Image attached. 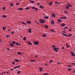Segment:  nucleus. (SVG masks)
Here are the masks:
<instances>
[{"label": "nucleus", "instance_id": "052dcab7", "mask_svg": "<svg viewBox=\"0 0 75 75\" xmlns=\"http://www.w3.org/2000/svg\"><path fill=\"white\" fill-rule=\"evenodd\" d=\"M45 65H46V66H47V64L45 63Z\"/></svg>", "mask_w": 75, "mask_h": 75}, {"label": "nucleus", "instance_id": "2f4dec72", "mask_svg": "<svg viewBox=\"0 0 75 75\" xmlns=\"http://www.w3.org/2000/svg\"><path fill=\"white\" fill-rule=\"evenodd\" d=\"M66 46L67 47L69 48L70 47V46H68V45H67V43H66Z\"/></svg>", "mask_w": 75, "mask_h": 75}, {"label": "nucleus", "instance_id": "8fccbe9b", "mask_svg": "<svg viewBox=\"0 0 75 75\" xmlns=\"http://www.w3.org/2000/svg\"><path fill=\"white\" fill-rule=\"evenodd\" d=\"M7 50L8 51H10V49L9 48H7Z\"/></svg>", "mask_w": 75, "mask_h": 75}, {"label": "nucleus", "instance_id": "cd10ccee", "mask_svg": "<svg viewBox=\"0 0 75 75\" xmlns=\"http://www.w3.org/2000/svg\"><path fill=\"white\" fill-rule=\"evenodd\" d=\"M29 1L31 3H33L34 2V1H30V0Z\"/></svg>", "mask_w": 75, "mask_h": 75}, {"label": "nucleus", "instance_id": "6e6d98bb", "mask_svg": "<svg viewBox=\"0 0 75 75\" xmlns=\"http://www.w3.org/2000/svg\"><path fill=\"white\" fill-rule=\"evenodd\" d=\"M29 9V8H28V7H27L26 8V10H28Z\"/></svg>", "mask_w": 75, "mask_h": 75}, {"label": "nucleus", "instance_id": "e433bc0d", "mask_svg": "<svg viewBox=\"0 0 75 75\" xmlns=\"http://www.w3.org/2000/svg\"><path fill=\"white\" fill-rule=\"evenodd\" d=\"M67 18V16H65L64 17H63V19H65Z\"/></svg>", "mask_w": 75, "mask_h": 75}, {"label": "nucleus", "instance_id": "c9c22d12", "mask_svg": "<svg viewBox=\"0 0 75 75\" xmlns=\"http://www.w3.org/2000/svg\"><path fill=\"white\" fill-rule=\"evenodd\" d=\"M72 69L71 68H69L68 69V71H71V70Z\"/></svg>", "mask_w": 75, "mask_h": 75}, {"label": "nucleus", "instance_id": "dca6fc26", "mask_svg": "<svg viewBox=\"0 0 75 75\" xmlns=\"http://www.w3.org/2000/svg\"><path fill=\"white\" fill-rule=\"evenodd\" d=\"M2 29H3V30H5L6 29V27H3L2 28Z\"/></svg>", "mask_w": 75, "mask_h": 75}, {"label": "nucleus", "instance_id": "c03bdc74", "mask_svg": "<svg viewBox=\"0 0 75 75\" xmlns=\"http://www.w3.org/2000/svg\"><path fill=\"white\" fill-rule=\"evenodd\" d=\"M16 5H20V4L19 3H17L16 4Z\"/></svg>", "mask_w": 75, "mask_h": 75}, {"label": "nucleus", "instance_id": "e2e57ef3", "mask_svg": "<svg viewBox=\"0 0 75 75\" xmlns=\"http://www.w3.org/2000/svg\"><path fill=\"white\" fill-rule=\"evenodd\" d=\"M40 3H37V4L39 6L40 5Z\"/></svg>", "mask_w": 75, "mask_h": 75}, {"label": "nucleus", "instance_id": "4d7b16f0", "mask_svg": "<svg viewBox=\"0 0 75 75\" xmlns=\"http://www.w3.org/2000/svg\"><path fill=\"white\" fill-rule=\"evenodd\" d=\"M71 56H75V54H71Z\"/></svg>", "mask_w": 75, "mask_h": 75}, {"label": "nucleus", "instance_id": "2eb2a0df", "mask_svg": "<svg viewBox=\"0 0 75 75\" xmlns=\"http://www.w3.org/2000/svg\"><path fill=\"white\" fill-rule=\"evenodd\" d=\"M27 42V43L28 42V43H29V44H30V45H33V44H32L30 42L28 41Z\"/></svg>", "mask_w": 75, "mask_h": 75}, {"label": "nucleus", "instance_id": "58836bf2", "mask_svg": "<svg viewBox=\"0 0 75 75\" xmlns=\"http://www.w3.org/2000/svg\"><path fill=\"white\" fill-rule=\"evenodd\" d=\"M71 36H72V34H69V35H68V36L69 37H71Z\"/></svg>", "mask_w": 75, "mask_h": 75}, {"label": "nucleus", "instance_id": "4be33fe9", "mask_svg": "<svg viewBox=\"0 0 75 75\" xmlns=\"http://www.w3.org/2000/svg\"><path fill=\"white\" fill-rule=\"evenodd\" d=\"M54 4H60V2H54Z\"/></svg>", "mask_w": 75, "mask_h": 75}, {"label": "nucleus", "instance_id": "aec40b11", "mask_svg": "<svg viewBox=\"0 0 75 75\" xmlns=\"http://www.w3.org/2000/svg\"><path fill=\"white\" fill-rule=\"evenodd\" d=\"M21 23L23 24L24 25H27V24L23 22H22Z\"/></svg>", "mask_w": 75, "mask_h": 75}, {"label": "nucleus", "instance_id": "864d4df0", "mask_svg": "<svg viewBox=\"0 0 75 75\" xmlns=\"http://www.w3.org/2000/svg\"><path fill=\"white\" fill-rule=\"evenodd\" d=\"M16 44L17 46L18 45V42H16Z\"/></svg>", "mask_w": 75, "mask_h": 75}, {"label": "nucleus", "instance_id": "49530a36", "mask_svg": "<svg viewBox=\"0 0 75 75\" xmlns=\"http://www.w3.org/2000/svg\"><path fill=\"white\" fill-rule=\"evenodd\" d=\"M11 34H13L14 33V31H12L11 32Z\"/></svg>", "mask_w": 75, "mask_h": 75}, {"label": "nucleus", "instance_id": "774afa93", "mask_svg": "<svg viewBox=\"0 0 75 75\" xmlns=\"http://www.w3.org/2000/svg\"><path fill=\"white\" fill-rule=\"evenodd\" d=\"M57 63L58 64H60V63L59 62H58Z\"/></svg>", "mask_w": 75, "mask_h": 75}, {"label": "nucleus", "instance_id": "3c124183", "mask_svg": "<svg viewBox=\"0 0 75 75\" xmlns=\"http://www.w3.org/2000/svg\"><path fill=\"white\" fill-rule=\"evenodd\" d=\"M10 36V35H6V37H8H8Z\"/></svg>", "mask_w": 75, "mask_h": 75}, {"label": "nucleus", "instance_id": "603ef678", "mask_svg": "<svg viewBox=\"0 0 75 75\" xmlns=\"http://www.w3.org/2000/svg\"><path fill=\"white\" fill-rule=\"evenodd\" d=\"M52 62V60H50V63H51Z\"/></svg>", "mask_w": 75, "mask_h": 75}, {"label": "nucleus", "instance_id": "4c0bfd02", "mask_svg": "<svg viewBox=\"0 0 75 75\" xmlns=\"http://www.w3.org/2000/svg\"><path fill=\"white\" fill-rule=\"evenodd\" d=\"M70 53L71 54H74V53L73 52H71Z\"/></svg>", "mask_w": 75, "mask_h": 75}, {"label": "nucleus", "instance_id": "ea45409f", "mask_svg": "<svg viewBox=\"0 0 75 75\" xmlns=\"http://www.w3.org/2000/svg\"><path fill=\"white\" fill-rule=\"evenodd\" d=\"M11 6H12V7H13V3H11Z\"/></svg>", "mask_w": 75, "mask_h": 75}, {"label": "nucleus", "instance_id": "09e8293b", "mask_svg": "<svg viewBox=\"0 0 75 75\" xmlns=\"http://www.w3.org/2000/svg\"><path fill=\"white\" fill-rule=\"evenodd\" d=\"M33 9H35V7L34 6H33L32 8Z\"/></svg>", "mask_w": 75, "mask_h": 75}, {"label": "nucleus", "instance_id": "a211bd4d", "mask_svg": "<svg viewBox=\"0 0 75 75\" xmlns=\"http://www.w3.org/2000/svg\"><path fill=\"white\" fill-rule=\"evenodd\" d=\"M66 8H67V9H69L70 8L68 6L66 5Z\"/></svg>", "mask_w": 75, "mask_h": 75}, {"label": "nucleus", "instance_id": "de8ad7c7", "mask_svg": "<svg viewBox=\"0 0 75 75\" xmlns=\"http://www.w3.org/2000/svg\"><path fill=\"white\" fill-rule=\"evenodd\" d=\"M64 12L65 13H66V14H67L68 12L67 11H64Z\"/></svg>", "mask_w": 75, "mask_h": 75}, {"label": "nucleus", "instance_id": "f8f14e48", "mask_svg": "<svg viewBox=\"0 0 75 75\" xmlns=\"http://www.w3.org/2000/svg\"><path fill=\"white\" fill-rule=\"evenodd\" d=\"M39 69H40V71H42V67H40Z\"/></svg>", "mask_w": 75, "mask_h": 75}, {"label": "nucleus", "instance_id": "412c9836", "mask_svg": "<svg viewBox=\"0 0 75 75\" xmlns=\"http://www.w3.org/2000/svg\"><path fill=\"white\" fill-rule=\"evenodd\" d=\"M65 24L64 23H63L61 25V26L63 27L65 26Z\"/></svg>", "mask_w": 75, "mask_h": 75}, {"label": "nucleus", "instance_id": "473e14b6", "mask_svg": "<svg viewBox=\"0 0 75 75\" xmlns=\"http://www.w3.org/2000/svg\"><path fill=\"white\" fill-rule=\"evenodd\" d=\"M19 10L21 11L23 10V8H20Z\"/></svg>", "mask_w": 75, "mask_h": 75}, {"label": "nucleus", "instance_id": "7ed1b4c3", "mask_svg": "<svg viewBox=\"0 0 75 75\" xmlns=\"http://www.w3.org/2000/svg\"><path fill=\"white\" fill-rule=\"evenodd\" d=\"M34 43L35 45H38L39 44V42L38 41H34Z\"/></svg>", "mask_w": 75, "mask_h": 75}, {"label": "nucleus", "instance_id": "f257e3e1", "mask_svg": "<svg viewBox=\"0 0 75 75\" xmlns=\"http://www.w3.org/2000/svg\"><path fill=\"white\" fill-rule=\"evenodd\" d=\"M53 50H54L56 52H57V50H59V48L58 47H57V48H54V49H53Z\"/></svg>", "mask_w": 75, "mask_h": 75}, {"label": "nucleus", "instance_id": "7c9ffc66", "mask_svg": "<svg viewBox=\"0 0 75 75\" xmlns=\"http://www.w3.org/2000/svg\"><path fill=\"white\" fill-rule=\"evenodd\" d=\"M36 61V60H31V61H30V62H35Z\"/></svg>", "mask_w": 75, "mask_h": 75}, {"label": "nucleus", "instance_id": "a18cd8bd", "mask_svg": "<svg viewBox=\"0 0 75 75\" xmlns=\"http://www.w3.org/2000/svg\"><path fill=\"white\" fill-rule=\"evenodd\" d=\"M35 10L37 11L38 10V9L37 8H35Z\"/></svg>", "mask_w": 75, "mask_h": 75}, {"label": "nucleus", "instance_id": "bb28decb", "mask_svg": "<svg viewBox=\"0 0 75 75\" xmlns=\"http://www.w3.org/2000/svg\"><path fill=\"white\" fill-rule=\"evenodd\" d=\"M45 27L46 28H48V26L46 25H45Z\"/></svg>", "mask_w": 75, "mask_h": 75}, {"label": "nucleus", "instance_id": "f3484780", "mask_svg": "<svg viewBox=\"0 0 75 75\" xmlns=\"http://www.w3.org/2000/svg\"><path fill=\"white\" fill-rule=\"evenodd\" d=\"M2 17L3 18H6V17H7V16L4 15L3 16H2Z\"/></svg>", "mask_w": 75, "mask_h": 75}, {"label": "nucleus", "instance_id": "9b49d317", "mask_svg": "<svg viewBox=\"0 0 75 75\" xmlns=\"http://www.w3.org/2000/svg\"><path fill=\"white\" fill-rule=\"evenodd\" d=\"M9 45L11 47H13L14 46V45L12 44H9Z\"/></svg>", "mask_w": 75, "mask_h": 75}, {"label": "nucleus", "instance_id": "680f3d73", "mask_svg": "<svg viewBox=\"0 0 75 75\" xmlns=\"http://www.w3.org/2000/svg\"><path fill=\"white\" fill-rule=\"evenodd\" d=\"M38 57V56L37 55H35V58H37Z\"/></svg>", "mask_w": 75, "mask_h": 75}, {"label": "nucleus", "instance_id": "0eeeda50", "mask_svg": "<svg viewBox=\"0 0 75 75\" xmlns=\"http://www.w3.org/2000/svg\"><path fill=\"white\" fill-rule=\"evenodd\" d=\"M53 3V2H52V1L51 2H50V3H49V6H51L52 5V4Z\"/></svg>", "mask_w": 75, "mask_h": 75}, {"label": "nucleus", "instance_id": "39448f33", "mask_svg": "<svg viewBox=\"0 0 75 75\" xmlns=\"http://www.w3.org/2000/svg\"><path fill=\"white\" fill-rule=\"evenodd\" d=\"M14 60L16 62H18L19 61V60L16 59H14Z\"/></svg>", "mask_w": 75, "mask_h": 75}, {"label": "nucleus", "instance_id": "72a5a7b5", "mask_svg": "<svg viewBox=\"0 0 75 75\" xmlns=\"http://www.w3.org/2000/svg\"><path fill=\"white\" fill-rule=\"evenodd\" d=\"M26 37H25L23 38V39L24 40H26Z\"/></svg>", "mask_w": 75, "mask_h": 75}, {"label": "nucleus", "instance_id": "37998d69", "mask_svg": "<svg viewBox=\"0 0 75 75\" xmlns=\"http://www.w3.org/2000/svg\"><path fill=\"white\" fill-rule=\"evenodd\" d=\"M21 72V71H18V72H17V73L18 74H19L20 73V72Z\"/></svg>", "mask_w": 75, "mask_h": 75}, {"label": "nucleus", "instance_id": "6ab92c4d", "mask_svg": "<svg viewBox=\"0 0 75 75\" xmlns=\"http://www.w3.org/2000/svg\"><path fill=\"white\" fill-rule=\"evenodd\" d=\"M67 5L69 6L70 7H72V6L71 5V4H70L69 3H67Z\"/></svg>", "mask_w": 75, "mask_h": 75}, {"label": "nucleus", "instance_id": "bf43d9fd", "mask_svg": "<svg viewBox=\"0 0 75 75\" xmlns=\"http://www.w3.org/2000/svg\"><path fill=\"white\" fill-rule=\"evenodd\" d=\"M12 62V64H15V62Z\"/></svg>", "mask_w": 75, "mask_h": 75}, {"label": "nucleus", "instance_id": "1a4fd4ad", "mask_svg": "<svg viewBox=\"0 0 75 75\" xmlns=\"http://www.w3.org/2000/svg\"><path fill=\"white\" fill-rule=\"evenodd\" d=\"M9 42L14 44H16V42L15 41H13V42Z\"/></svg>", "mask_w": 75, "mask_h": 75}, {"label": "nucleus", "instance_id": "79ce46f5", "mask_svg": "<svg viewBox=\"0 0 75 75\" xmlns=\"http://www.w3.org/2000/svg\"><path fill=\"white\" fill-rule=\"evenodd\" d=\"M5 9V7H3V10H4Z\"/></svg>", "mask_w": 75, "mask_h": 75}, {"label": "nucleus", "instance_id": "a19ab883", "mask_svg": "<svg viewBox=\"0 0 75 75\" xmlns=\"http://www.w3.org/2000/svg\"><path fill=\"white\" fill-rule=\"evenodd\" d=\"M51 30V31L52 32H53L54 31V29H52V30L51 29V30Z\"/></svg>", "mask_w": 75, "mask_h": 75}, {"label": "nucleus", "instance_id": "5fc2aeb1", "mask_svg": "<svg viewBox=\"0 0 75 75\" xmlns=\"http://www.w3.org/2000/svg\"><path fill=\"white\" fill-rule=\"evenodd\" d=\"M68 28V27H65L64 28L67 29V28Z\"/></svg>", "mask_w": 75, "mask_h": 75}, {"label": "nucleus", "instance_id": "0e129e2a", "mask_svg": "<svg viewBox=\"0 0 75 75\" xmlns=\"http://www.w3.org/2000/svg\"><path fill=\"white\" fill-rule=\"evenodd\" d=\"M64 47H62V49H64Z\"/></svg>", "mask_w": 75, "mask_h": 75}, {"label": "nucleus", "instance_id": "9d476101", "mask_svg": "<svg viewBox=\"0 0 75 75\" xmlns=\"http://www.w3.org/2000/svg\"><path fill=\"white\" fill-rule=\"evenodd\" d=\"M52 17H56V16L54 13H52Z\"/></svg>", "mask_w": 75, "mask_h": 75}, {"label": "nucleus", "instance_id": "423d86ee", "mask_svg": "<svg viewBox=\"0 0 75 75\" xmlns=\"http://www.w3.org/2000/svg\"><path fill=\"white\" fill-rule=\"evenodd\" d=\"M44 18L45 19H48L49 18L48 17V16H45L44 17Z\"/></svg>", "mask_w": 75, "mask_h": 75}, {"label": "nucleus", "instance_id": "a878e982", "mask_svg": "<svg viewBox=\"0 0 75 75\" xmlns=\"http://www.w3.org/2000/svg\"><path fill=\"white\" fill-rule=\"evenodd\" d=\"M52 47L53 48H56V46L54 45H52Z\"/></svg>", "mask_w": 75, "mask_h": 75}, {"label": "nucleus", "instance_id": "20e7f679", "mask_svg": "<svg viewBox=\"0 0 75 75\" xmlns=\"http://www.w3.org/2000/svg\"><path fill=\"white\" fill-rule=\"evenodd\" d=\"M28 31L29 33H30L31 32V31H32L31 28H29Z\"/></svg>", "mask_w": 75, "mask_h": 75}, {"label": "nucleus", "instance_id": "ddd939ff", "mask_svg": "<svg viewBox=\"0 0 75 75\" xmlns=\"http://www.w3.org/2000/svg\"><path fill=\"white\" fill-rule=\"evenodd\" d=\"M62 34L64 36H66V37H68V35H67V34H64V33H62Z\"/></svg>", "mask_w": 75, "mask_h": 75}, {"label": "nucleus", "instance_id": "c756f323", "mask_svg": "<svg viewBox=\"0 0 75 75\" xmlns=\"http://www.w3.org/2000/svg\"><path fill=\"white\" fill-rule=\"evenodd\" d=\"M40 7L41 8H44V7L41 6H40Z\"/></svg>", "mask_w": 75, "mask_h": 75}, {"label": "nucleus", "instance_id": "f704fd0d", "mask_svg": "<svg viewBox=\"0 0 75 75\" xmlns=\"http://www.w3.org/2000/svg\"><path fill=\"white\" fill-rule=\"evenodd\" d=\"M49 73H44L43 75H47V74H48Z\"/></svg>", "mask_w": 75, "mask_h": 75}, {"label": "nucleus", "instance_id": "6e6552de", "mask_svg": "<svg viewBox=\"0 0 75 75\" xmlns=\"http://www.w3.org/2000/svg\"><path fill=\"white\" fill-rule=\"evenodd\" d=\"M26 23L27 24L31 23V22L30 21H27Z\"/></svg>", "mask_w": 75, "mask_h": 75}, {"label": "nucleus", "instance_id": "13d9d810", "mask_svg": "<svg viewBox=\"0 0 75 75\" xmlns=\"http://www.w3.org/2000/svg\"><path fill=\"white\" fill-rule=\"evenodd\" d=\"M67 67H71V65H68L67 66Z\"/></svg>", "mask_w": 75, "mask_h": 75}, {"label": "nucleus", "instance_id": "69168bd1", "mask_svg": "<svg viewBox=\"0 0 75 75\" xmlns=\"http://www.w3.org/2000/svg\"><path fill=\"white\" fill-rule=\"evenodd\" d=\"M71 64L73 65H75V63H72Z\"/></svg>", "mask_w": 75, "mask_h": 75}, {"label": "nucleus", "instance_id": "338daca9", "mask_svg": "<svg viewBox=\"0 0 75 75\" xmlns=\"http://www.w3.org/2000/svg\"><path fill=\"white\" fill-rule=\"evenodd\" d=\"M62 32L64 33H66L65 31H62Z\"/></svg>", "mask_w": 75, "mask_h": 75}, {"label": "nucleus", "instance_id": "393cba45", "mask_svg": "<svg viewBox=\"0 0 75 75\" xmlns=\"http://www.w3.org/2000/svg\"><path fill=\"white\" fill-rule=\"evenodd\" d=\"M42 36L44 37H46L47 36V35L45 34H43L42 35Z\"/></svg>", "mask_w": 75, "mask_h": 75}, {"label": "nucleus", "instance_id": "5701e85b", "mask_svg": "<svg viewBox=\"0 0 75 75\" xmlns=\"http://www.w3.org/2000/svg\"><path fill=\"white\" fill-rule=\"evenodd\" d=\"M51 23L52 24H54V21L52 20L51 22Z\"/></svg>", "mask_w": 75, "mask_h": 75}, {"label": "nucleus", "instance_id": "b1692460", "mask_svg": "<svg viewBox=\"0 0 75 75\" xmlns=\"http://www.w3.org/2000/svg\"><path fill=\"white\" fill-rule=\"evenodd\" d=\"M18 54H19V55H21L22 54V53H21V52H18Z\"/></svg>", "mask_w": 75, "mask_h": 75}, {"label": "nucleus", "instance_id": "c85d7f7f", "mask_svg": "<svg viewBox=\"0 0 75 75\" xmlns=\"http://www.w3.org/2000/svg\"><path fill=\"white\" fill-rule=\"evenodd\" d=\"M62 22V21H61V20H60V19H59V20H58V23H60V22Z\"/></svg>", "mask_w": 75, "mask_h": 75}, {"label": "nucleus", "instance_id": "f03ea898", "mask_svg": "<svg viewBox=\"0 0 75 75\" xmlns=\"http://www.w3.org/2000/svg\"><path fill=\"white\" fill-rule=\"evenodd\" d=\"M40 23H43L44 22H45V21L43 20H41V19H40Z\"/></svg>", "mask_w": 75, "mask_h": 75}, {"label": "nucleus", "instance_id": "4468645a", "mask_svg": "<svg viewBox=\"0 0 75 75\" xmlns=\"http://www.w3.org/2000/svg\"><path fill=\"white\" fill-rule=\"evenodd\" d=\"M20 67V65H18V66H16L15 67H14V69H17L18 67Z\"/></svg>", "mask_w": 75, "mask_h": 75}]
</instances>
